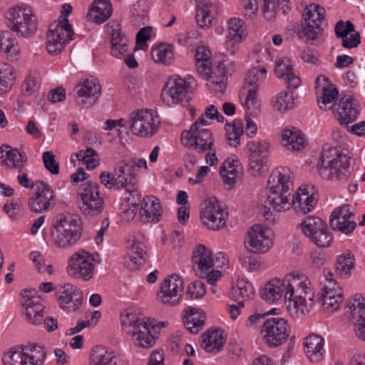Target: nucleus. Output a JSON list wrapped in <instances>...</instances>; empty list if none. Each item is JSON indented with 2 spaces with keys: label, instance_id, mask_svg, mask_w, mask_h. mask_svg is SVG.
I'll use <instances>...</instances> for the list:
<instances>
[{
  "label": "nucleus",
  "instance_id": "f257e3e1",
  "mask_svg": "<svg viewBox=\"0 0 365 365\" xmlns=\"http://www.w3.org/2000/svg\"><path fill=\"white\" fill-rule=\"evenodd\" d=\"M147 169V162L143 159L128 158L117 163L113 172H102L100 175L101 183L108 189L118 190L123 187H133L137 184V173L140 168Z\"/></svg>",
  "mask_w": 365,
  "mask_h": 365
},
{
  "label": "nucleus",
  "instance_id": "f03ea898",
  "mask_svg": "<svg viewBox=\"0 0 365 365\" xmlns=\"http://www.w3.org/2000/svg\"><path fill=\"white\" fill-rule=\"evenodd\" d=\"M288 286L287 309L290 314L298 318L308 314L313 307L314 298L310 281L304 276L290 274Z\"/></svg>",
  "mask_w": 365,
  "mask_h": 365
},
{
  "label": "nucleus",
  "instance_id": "7ed1b4c3",
  "mask_svg": "<svg viewBox=\"0 0 365 365\" xmlns=\"http://www.w3.org/2000/svg\"><path fill=\"white\" fill-rule=\"evenodd\" d=\"M120 318L123 329L128 334L131 335L135 346L150 349L155 345L158 336L152 322L145 320L128 310H125Z\"/></svg>",
  "mask_w": 365,
  "mask_h": 365
},
{
  "label": "nucleus",
  "instance_id": "20e7f679",
  "mask_svg": "<svg viewBox=\"0 0 365 365\" xmlns=\"http://www.w3.org/2000/svg\"><path fill=\"white\" fill-rule=\"evenodd\" d=\"M72 10L70 4H63L58 21L50 24L46 36V48L50 54L56 55L61 53L66 43L72 40L74 32L68 19Z\"/></svg>",
  "mask_w": 365,
  "mask_h": 365
},
{
  "label": "nucleus",
  "instance_id": "39448f33",
  "mask_svg": "<svg viewBox=\"0 0 365 365\" xmlns=\"http://www.w3.org/2000/svg\"><path fill=\"white\" fill-rule=\"evenodd\" d=\"M350 158L336 148L324 150L321 154L318 171L319 175L329 180H346L349 174Z\"/></svg>",
  "mask_w": 365,
  "mask_h": 365
},
{
  "label": "nucleus",
  "instance_id": "423d86ee",
  "mask_svg": "<svg viewBox=\"0 0 365 365\" xmlns=\"http://www.w3.org/2000/svg\"><path fill=\"white\" fill-rule=\"evenodd\" d=\"M53 227V241L58 247H68L75 245L81 238L82 232L80 218L69 212L56 215Z\"/></svg>",
  "mask_w": 365,
  "mask_h": 365
},
{
  "label": "nucleus",
  "instance_id": "0eeeda50",
  "mask_svg": "<svg viewBox=\"0 0 365 365\" xmlns=\"http://www.w3.org/2000/svg\"><path fill=\"white\" fill-rule=\"evenodd\" d=\"M197 73L205 78H209L210 88L215 95H222L226 89L227 76L235 71V64L229 59L223 60L212 70L211 61H196Z\"/></svg>",
  "mask_w": 365,
  "mask_h": 365
},
{
  "label": "nucleus",
  "instance_id": "6e6552de",
  "mask_svg": "<svg viewBox=\"0 0 365 365\" xmlns=\"http://www.w3.org/2000/svg\"><path fill=\"white\" fill-rule=\"evenodd\" d=\"M7 19L10 29L19 37L30 38L37 31V18L29 6L22 4L11 8Z\"/></svg>",
  "mask_w": 365,
  "mask_h": 365
},
{
  "label": "nucleus",
  "instance_id": "1a4fd4ad",
  "mask_svg": "<svg viewBox=\"0 0 365 365\" xmlns=\"http://www.w3.org/2000/svg\"><path fill=\"white\" fill-rule=\"evenodd\" d=\"M22 307L28 322L32 324H41L43 322L46 329L53 331L58 328V322L53 317L45 318V307L39 297L33 296L31 291L24 289L22 293Z\"/></svg>",
  "mask_w": 365,
  "mask_h": 365
},
{
  "label": "nucleus",
  "instance_id": "9d476101",
  "mask_svg": "<svg viewBox=\"0 0 365 365\" xmlns=\"http://www.w3.org/2000/svg\"><path fill=\"white\" fill-rule=\"evenodd\" d=\"M46 357L43 346L29 343L10 351L3 358L4 365H43Z\"/></svg>",
  "mask_w": 365,
  "mask_h": 365
},
{
  "label": "nucleus",
  "instance_id": "9b49d317",
  "mask_svg": "<svg viewBox=\"0 0 365 365\" xmlns=\"http://www.w3.org/2000/svg\"><path fill=\"white\" fill-rule=\"evenodd\" d=\"M324 17L325 9L322 6L312 4L307 6L303 14L304 22L302 23V29L298 31V36L305 38L309 43L319 38L323 33L321 24Z\"/></svg>",
  "mask_w": 365,
  "mask_h": 365
},
{
  "label": "nucleus",
  "instance_id": "f8f14e48",
  "mask_svg": "<svg viewBox=\"0 0 365 365\" xmlns=\"http://www.w3.org/2000/svg\"><path fill=\"white\" fill-rule=\"evenodd\" d=\"M99 188L98 183L91 181L81 186L78 193V206L83 215L96 216L103 212L104 200L101 196Z\"/></svg>",
  "mask_w": 365,
  "mask_h": 365
},
{
  "label": "nucleus",
  "instance_id": "ddd939ff",
  "mask_svg": "<svg viewBox=\"0 0 365 365\" xmlns=\"http://www.w3.org/2000/svg\"><path fill=\"white\" fill-rule=\"evenodd\" d=\"M160 120L159 117L147 109L133 112L129 117V128L135 135L141 138L153 136L159 130Z\"/></svg>",
  "mask_w": 365,
  "mask_h": 365
},
{
  "label": "nucleus",
  "instance_id": "4468645a",
  "mask_svg": "<svg viewBox=\"0 0 365 365\" xmlns=\"http://www.w3.org/2000/svg\"><path fill=\"white\" fill-rule=\"evenodd\" d=\"M193 81L190 77L187 79L178 76L170 78L161 92L163 102L168 106L187 102L191 98V84Z\"/></svg>",
  "mask_w": 365,
  "mask_h": 365
},
{
  "label": "nucleus",
  "instance_id": "2eb2a0df",
  "mask_svg": "<svg viewBox=\"0 0 365 365\" xmlns=\"http://www.w3.org/2000/svg\"><path fill=\"white\" fill-rule=\"evenodd\" d=\"M302 233L319 247L330 246L333 237L325 222L315 216L305 217L299 225Z\"/></svg>",
  "mask_w": 365,
  "mask_h": 365
},
{
  "label": "nucleus",
  "instance_id": "dca6fc26",
  "mask_svg": "<svg viewBox=\"0 0 365 365\" xmlns=\"http://www.w3.org/2000/svg\"><path fill=\"white\" fill-rule=\"evenodd\" d=\"M248 170L253 176H259L268 170L267 160L269 145L264 140H250L247 143Z\"/></svg>",
  "mask_w": 365,
  "mask_h": 365
},
{
  "label": "nucleus",
  "instance_id": "f3484780",
  "mask_svg": "<svg viewBox=\"0 0 365 365\" xmlns=\"http://www.w3.org/2000/svg\"><path fill=\"white\" fill-rule=\"evenodd\" d=\"M228 213L216 197H212L204 200L200 211V220L209 230H220L227 222Z\"/></svg>",
  "mask_w": 365,
  "mask_h": 365
},
{
  "label": "nucleus",
  "instance_id": "a211bd4d",
  "mask_svg": "<svg viewBox=\"0 0 365 365\" xmlns=\"http://www.w3.org/2000/svg\"><path fill=\"white\" fill-rule=\"evenodd\" d=\"M290 327L287 322L280 317L266 319L261 328V336L270 347H277L285 342L289 335Z\"/></svg>",
  "mask_w": 365,
  "mask_h": 365
},
{
  "label": "nucleus",
  "instance_id": "6ab92c4d",
  "mask_svg": "<svg viewBox=\"0 0 365 365\" xmlns=\"http://www.w3.org/2000/svg\"><path fill=\"white\" fill-rule=\"evenodd\" d=\"M273 238L274 233L272 230L260 225H254L247 233L245 245L250 252L263 254L272 247Z\"/></svg>",
  "mask_w": 365,
  "mask_h": 365
},
{
  "label": "nucleus",
  "instance_id": "aec40b11",
  "mask_svg": "<svg viewBox=\"0 0 365 365\" xmlns=\"http://www.w3.org/2000/svg\"><path fill=\"white\" fill-rule=\"evenodd\" d=\"M183 145L192 148L200 153L207 150L213 151L215 139L209 129H200L197 124H192L189 130H185L181 134Z\"/></svg>",
  "mask_w": 365,
  "mask_h": 365
},
{
  "label": "nucleus",
  "instance_id": "412c9836",
  "mask_svg": "<svg viewBox=\"0 0 365 365\" xmlns=\"http://www.w3.org/2000/svg\"><path fill=\"white\" fill-rule=\"evenodd\" d=\"M55 193L51 186L43 181L35 184V192L28 200V206L31 211L36 213L48 212L56 205Z\"/></svg>",
  "mask_w": 365,
  "mask_h": 365
},
{
  "label": "nucleus",
  "instance_id": "4be33fe9",
  "mask_svg": "<svg viewBox=\"0 0 365 365\" xmlns=\"http://www.w3.org/2000/svg\"><path fill=\"white\" fill-rule=\"evenodd\" d=\"M76 103L81 108H89L95 104L101 94L99 81L93 76L82 79L74 88Z\"/></svg>",
  "mask_w": 365,
  "mask_h": 365
},
{
  "label": "nucleus",
  "instance_id": "5701e85b",
  "mask_svg": "<svg viewBox=\"0 0 365 365\" xmlns=\"http://www.w3.org/2000/svg\"><path fill=\"white\" fill-rule=\"evenodd\" d=\"M256 71H250L246 78L247 85L240 91V100L246 110V115L256 117L261 110L260 101L257 98L256 84Z\"/></svg>",
  "mask_w": 365,
  "mask_h": 365
},
{
  "label": "nucleus",
  "instance_id": "b1692460",
  "mask_svg": "<svg viewBox=\"0 0 365 365\" xmlns=\"http://www.w3.org/2000/svg\"><path fill=\"white\" fill-rule=\"evenodd\" d=\"M183 291L182 279L177 274H172L161 283L157 297L164 304L175 306L181 301Z\"/></svg>",
  "mask_w": 365,
  "mask_h": 365
},
{
  "label": "nucleus",
  "instance_id": "393cba45",
  "mask_svg": "<svg viewBox=\"0 0 365 365\" xmlns=\"http://www.w3.org/2000/svg\"><path fill=\"white\" fill-rule=\"evenodd\" d=\"M93 257L88 252H76L69 259L67 272L72 277L88 281L93 277Z\"/></svg>",
  "mask_w": 365,
  "mask_h": 365
},
{
  "label": "nucleus",
  "instance_id": "a878e982",
  "mask_svg": "<svg viewBox=\"0 0 365 365\" xmlns=\"http://www.w3.org/2000/svg\"><path fill=\"white\" fill-rule=\"evenodd\" d=\"M330 226L333 230L346 235L352 232L356 227V223L354 220V213L351 206L344 205L336 208L330 217Z\"/></svg>",
  "mask_w": 365,
  "mask_h": 365
},
{
  "label": "nucleus",
  "instance_id": "bb28decb",
  "mask_svg": "<svg viewBox=\"0 0 365 365\" xmlns=\"http://www.w3.org/2000/svg\"><path fill=\"white\" fill-rule=\"evenodd\" d=\"M290 282V274L287 275L283 279H272L268 282L260 291L261 297L268 302H274L284 297L289 299L287 292L289 289L288 284Z\"/></svg>",
  "mask_w": 365,
  "mask_h": 365
},
{
  "label": "nucleus",
  "instance_id": "cd10ccee",
  "mask_svg": "<svg viewBox=\"0 0 365 365\" xmlns=\"http://www.w3.org/2000/svg\"><path fill=\"white\" fill-rule=\"evenodd\" d=\"M192 268L197 276L204 278L213 267L212 252L203 245H198L192 252Z\"/></svg>",
  "mask_w": 365,
  "mask_h": 365
},
{
  "label": "nucleus",
  "instance_id": "c85d7f7f",
  "mask_svg": "<svg viewBox=\"0 0 365 365\" xmlns=\"http://www.w3.org/2000/svg\"><path fill=\"white\" fill-rule=\"evenodd\" d=\"M144 235L140 233L134 235L128 246V257L125 264L130 269H135L143 264L147 256L146 247L143 241Z\"/></svg>",
  "mask_w": 365,
  "mask_h": 365
},
{
  "label": "nucleus",
  "instance_id": "c756f323",
  "mask_svg": "<svg viewBox=\"0 0 365 365\" xmlns=\"http://www.w3.org/2000/svg\"><path fill=\"white\" fill-rule=\"evenodd\" d=\"M160 200L153 195L145 196L140 203L139 220L143 223H156L162 215Z\"/></svg>",
  "mask_w": 365,
  "mask_h": 365
},
{
  "label": "nucleus",
  "instance_id": "7c9ffc66",
  "mask_svg": "<svg viewBox=\"0 0 365 365\" xmlns=\"http://www.w3.org/2000/svg\"><path fill=\"white\" fill-rule=\"evenodd\" d=\"M57 298L61 308L73 312L81 306L83 294L76 286L66 284L63 287V290L58 293Z\"/></svg>",
  "mask_w": 365,
  "mask_h": 365
},
{
  "label": "nucleus",
  "instance_id": "2f4dec72",
  "mask_svg": "<svg viewBox=\"0 0 365 365\" xmlns=\"http://www.w3.org/2000/svg\"><path fill=\"white\" fill-rule=\"evenodd\" d=\"M274 72L278 78H283L287 88L295 89L301 83L300 78L294 71V65L288 58L283 57L276 61Z\"/></svg>",
  "mask_w": 365,
  "mask_h": 365
},
{
  "label": "nucleus",
  "instance_id": "473e14b6",
  "mask_svg": "<svg viewBox=\"0 0 365 365\" xmlns=\"http://www.w3.org/2000/svg\"><path fill=\"white\" fill-rule=\"evenodd\" d=\"M292 178L289 168L279 166L272 171L267 181V189L293 190Z\"/></svg>",
  "mask_w": 365,
  "mask_h": 365
},
{
  "label": "nucleus",
  "instance_id": "72a5a7b5",
  "mask_svg": "<svg viewBox=\"0 0 365 365\" xmlns=\"http://www.w3.org/2000/svg\"><path fill=\"white\" fill-rule=\"evenodd\" d=\"M337 115L339 123L348 127L349 123L354 122L359 115L356 101L351 96L341 98L339 101Z\"/></svg>",
  "mask_w": 365,
  "mask_h": 365
},
{
  "label": "nucleus",
  "instance_id": "f704fd0d",
  "mask_svg": "<svg viewBox=\"0 0 365 365\" xmlns=\"http://www.w3.org/2000/svg\"><path fill=\"white\" fill-rule=\"evenodd\" d=\"M267 202L277 212L285 211L292 207L293 190L267 189Z\"/></svg>",
  "mask_w": 365,
  "mask_h": 365
},
{
  "label": "nucleus",
  "instance_id": "c9c22d12",
  "mask_svg": "<svg viewBox=\"0 0 365 365\" xmlns=\"http://www.w3.org/2000/svg\"><path fill=\"white\" fill-rule=\"evenodd\" d=\"M226 338L221 329H209L201 336V347L207 352L217 354L224 346Z\"/></svg>",
  "mask_w": 365,
  "mask_h": 365
},
{
  "label": "nucleus",
  "instance_id": "e433bc0d",
  "mask_svg": "<svg viewBox=\"0 0 365 365\" xmlns=\"http://www.w3.org/2000/svg\"><path fill=\"white\" fill-rule=\"evenodd\" d=\"M0 158L9 168H25L27 157L24 152H20L9 145H3L0 148Z\"/></svg>",
  "mask_w": 365,
  "mask_h": 365
},
{
  "label": "nucleus",
  "instance_id": "4c0bfd02",
  "mask_svg": "<svg viewBox=\"0 0 365 365\" xmlns=\"http://www.w3.org/2000/svg\"><path fill=\"white\" fill-rule=\"evenodd\" d=\"M88 365H123V361L114 351L96 346L91 352Z\"/></svg>",
  "mask_w": 365,
  "mask_h": 365
},
{
  "label": "nucleus",
  "instance_id": "58836bf2",
  "mask_svg": "<svg viewBox=\"0 0 365 365\" xmlns=\"http://www.w3.org/2000/svg\"><path fill=\"white\" fill-rule=\"evenodd\" d=\"M111 54L116 58H122L128 52L129 40L122 34L120 27L118 24L111 26Z\"/></svg>",
  "mask_w": 365,
  "mask_h": 365
},
{
  "label": "nucleus",
  "instance_id": "ea45409f",
  "mask_svg": "<svg viewBox=\"0 0 365 365\" xmlns=\"http://www.w3.org/2000/svg\"><path fill=\"white\" fill-rule=\"evenodd\" d=\"M292 207L297 212L306 214L312 210L314 207L317 200L313 195H309L306 187H299L295 195H293Z\"/></svg>",
  "mask_w": 365,
  "mask_h": 365
},
{
  "label": "nucleus",
  "instance_id": "a19ab883",
  "mask_svg": "<svg viewBox=\"0 0 365 365\" xmlns=\"http://www.w3.org/2000/svg\"><path fill=\"white\" fill-rule=\"evenodd\" d=\"M305 353L312 362H319L324 356V339L312 334L306 337L304 342Z\"/></svg>",
  "mask_w": 365,
  "mask_h": 365
},
{
  "label": "nucleus",
  "instance_id": "79ce46f5",
  "mask_svg": "<svg viewBox=\"0 0 365 365\" xmlns=\"http://www.w3.org/2000/svg\"><path fill=\"white\" fill-rule=\"evenodd\" d=\"M303 133L297 128H285L282 133V144L289 150H300L304 147Z\"/></svg>",
  "mask_w": 365,
  "mask_h": 365
},
{
  "label": "nucleus",
  "instance_id": "37998d69",
  "mask_svg": "<svg viewBox=\"0 0 365 365\" xmlns=\"http://www.w3.org/2000/svg\"><path fill=\"white\" fill-rule=\"evenodd\" d=\"M255 288L252 284L245 279H238L232 285L230 297L236 302H245L252 299L255 296Z\"/></svg>",
  "mask_w": 365,
  "mask_h": 365
},
{
  "label": "nucleus",
  "instance_id": "c03bdc74",
  "mask_svg": "<svg viewBox=\"0 0 365 365\" xmlns=\"http://www.w3.org/2000/svg\"><path fill=\"white\" fill-rule=\"evenodd\" d=\"M112 6L108 0H96L89 9L88 17L97 24L105 22L110 16Z\"/></svg>",
  "mask_w": 365,
  "mask_h": 365
},
{
  "label": "nucleus",
  "instance_id": "a18cd8bd",
  "mask_svg": "<svg viewBox=\"0 0 365 365\" xmlns=\"http://www.w3.org/2000/svg\"><path fill=\"white\" fill-rule=\"evenodd\" d=\"M184 324L190 333L197 334L202 329L205 321V315L197 309L188 307L185 311Z\"/></svg>",
  "mask_w": 365,
  "mask_h": 365
},
{
  "label": "nucleus",
  "instance_id": "49530a36",
  "mask_svg": "<svg viewBox=\"0 0 365 365\" xmlns=\"http://www.w3.org/2000/svg\"><path fill=\"white\" fill-rule=\"evenodd\" d=\"M196 1V15L195 19L197 24L201 28H208L214 20L212 11L214 6L206 0H195Z\"/></svg>",
  "mask_w": 365,
  "mask_h": 365
},
{
  "label": "nucleus",
  "instance_id": "de8ad7c7",
  "mask_svg": "<svg viewBox=\"0 0 365 365\" xmlns=\"http://www.w3.org/2000/svg\"><path fill=\"white\" fill-rule=\"evenodd\" d=\"M174 48L171 44L160 43L151 48L153 60L165 66L170 65L174 61Z\"/></svg>",
  "mask_w": 365,
  "mask_h": 365
},
{
  "label": "nucleus",
  "instance_id": "09e8293b",
  "mask_svg": "<svg viewBox=\"0 0 365 365\" xmlns=\"http://www.w3.org/2000/svg\"><path fill=\"white\" fill-rule=\"evenodd\" d=\"M347 314L349 319L356 324L365 319V297L356 294L348 303Z\"/></svg>",
  "mask_w": 365,
  "mask_h": 365
},
{
  "label": "nucleus",
  "instance_id": "8fccbe9b",
  "mask_svg": "<svg viewBox=\"0 0 365 365\" xmlns=\"http://www.w3.org/2000/svg\"><path fill=\"white\" fill-rule=\"evenodd\" d=\"M246 26L243 20L240 18H231L227 21V38L240 43L245 37Z\"/></svg>",
  "mask_w": 365,
  "mask_h": 365
},
{
  "label": "nucleus",
  "instance_id": "3c124183",
  "mask_svg": "<svg viewBox=\"0 0 365 365\" xmlns=\"http://www.w3.org/2000/svg\"><path fill=\"white\" fill-rule=\"evenodd\" d=\"M227 141L232 147L237 148L240 144V137L244 133L243 125L240 120H234L232 124L225 126Z\"/></svg>",
  "mask_w": 365,
  "mask_h": 365
},
{
  "label": "nucleus",
  "instance_id": "603ef678",
  "mask_svg": "<svg viewBox=\"0 0 365 365\" xmlns=\"http://www.w3.org/2000/svg\"><path fill=\"white\" fill-rule=\"evenodd\" d=\"M289 1V0H263L262 12L264 18L268 20L274 19L279 7L284 9Z\"/></svg>",
  "mask_w": 365,
  "mask_h": 365
},
{
  "label": "nucleus",
  "instance_id": "864d4df0",
  "mask_svg": "<svg viewBox=\"0 0 365 365\" xmlns=\"http://www.w3.org/2000/svg\"><path fill=\"white\" fill-rule=\"evenodd\" d=\"M335 297L334 304H341L343 302L344 297L339 286L334 280L328 281V284H324L322 289V292L318 297Z\"/></svg>",
  "mask_w": 365,
  "mask_h": 365
},
{
  "label": "nucleus",
  "instance_id": "5fc2aeb1",
  "mask_svg": "<svg viewBox=\"0 0 365 365\" xmlns=\"http://www.w3.org/2000/svg\"><path fill=\"white\" fill-rule=\"evenodd\" d=\"M354 266V258L351 253H345L338 257L336 270L341 276L347 277Z\"/></svg>",
  "mask_w": 365,
  "mask_h": 365
},
{
  "label": "nucleus",
  "instance_id": "6e6d98bb",
  "mask_svg": "<svg viewBox=\"0 0 365 365\" xmlns=\"http://www.w3.org/2000/svg\"><path fill=\"white\" fill-rule=\"evenodd\" d=\"M322 96L321 101H319V108L322 110H327L331 108V104L336 98L338 95L337 88L332 84L328 86H323Z\"/></svg>",
  "mask_w": 365,
  "mask_h": 365
},
{
  "label": "nucleus",
  "instance_id": "4d7b16f0",
  "mask_svg": "<svg viewBox=\"0 0 365 365\" xmlns=\"http://www.w3.org/2000/svg\"><path fill=\"white\" fill-rule=\"evenodd\" d=\"M294 106V97L292 93L288 92H281L277 97L274 103V107L279 112H285L292 108Z\"/></svg>",
  "mask_w": 365,
  "mask_h": 365
},
{
  "label": "nucleus",
  "instance_id": "13d9d810",
  "mask_svg": "<svg viewBox=\"0 0 365 365\" xmlns=\"http://www.w3.org/2000/svg\"><path fill=\"white\" fill-rule=\"evenodd\" d=\"M0 49L11 56H16L19 52V47L15 39L8 34L0 36Z\"/></svg>",
  "mask_w": 365,
  "mask_h": 365
},
{
  "label": "nucleus",
  "instance_id": "bf43d9fd",
  "mask_svg": "<svg viewBox=\"0 0 365 365\" xmlns=\"http://www.w3.org/2000/svg\"><path fill=\"white\" fill-rule=\"evenodd\" d=\"M97 155V153L92 148H88L86 150H80L76 154L78 159L83 161L88 169L95 168L98 165V160L96 158Z\"/></svg>",
  "mask_w": 365,
  "mask_h": 365
},
{
  "label": "nucleus",
  "instance_id": "052dcab7",
  "mask_svg": "<svg viewBox=\"0 0 365 365\" xmlns=\"http://www.w3.org/2000/svg\"><path fill=\"white\" fill-rule=\"evenodd\" d=\"M30 259L34 264L36 269L40 272H48L49 274H53V267L51 264H45V260L43 256L38 252H32L30 254Z\"/></svg>",
  "mask_w": 365,
  "mask_h": 365
},
{
  "label": "nucleus",
  "instance_id": "680f3d73",
  "mask_svg": "<svg viewBox=\"0 0 365 365\" xmlns=\"http://www.w3.org/2000/svg\"><path fill=\"white\" fill-rule=\"evenodd\" d=\"M42 160L46 169L53 175L59 173V164L55 159V155L51 151H46L43 153Z\"/></svg>",
  "mask_w": 365,
  "mask_h": 365
},
{
  "label": "nucleus",
  "instance_id": "e2e57ef3",
  "mask_svg": "<svg viewBox=\"0 0 365 365\" xmlns=\"http://www.w3.org/2000/svg\"><path fill=\"white\" fill-rule=\"evenodd\" d=\"M125 190V199L127 201V206L135 207L138 208L140 202L141 203V195L136 188V185H133V187H123Z\"/></svg>",
  "mask_w": 365,
  "mask_h": 365
},
{
  "label": "nucleus",
  "instance_id": "0e129e2a",
  "mask_svg": "<svg viewBox=\"0 0 365 365\" xmlns=\"http://www.w3.org/2000/svg\"><path fill=\"white\" fill-rule=\"evenodd\" d=\"M205 283L200 280L190 283L187 289V294L192 299H199L203 297L206 292Z\"/></svg>",
  "mask_w": 365,
  "mask_h": 365
},
{
  "label": "nucleus",
  "instance_id": "69168bd1",
  "mask_svg": "<svg viewBox=\"0 0 365 365\" xmlns=\"http://www.w3.org/2000/svg\"><path fill=\"white\" fill-rule=\"evenodd\" d=\"M354 24L347 21L345 23L342 21L337 22L334 27L335 34L338 38H341V40L346 38L350 33L354 32Z\"/></svg>",
  "mask_w": 365,
  "mask_h": 365
},
{
  "label": "nucleus",
  "instance_id": "338daca9",
  "mask_svg": "<svg viewBox=\"0 0 365 365\" xmlns=\"http://www.w3.org/2000/svg\"><path fill=\"white\" fill-rule=\"evenodd\" d=\"M241 163L237 158H227L221 165L220 170L231 171L233 174L241 175Z\"/></svg>",
  "mask_w": 365,
  "mask_h": 365
},
{
  "label": "nucleus",
  "instance_id": "774afa93",
  "mask_svg": "<svg viewBox=\"0 0 365 365\" xmlns=\"http://www.w3.org/2000/svg\"><path fill=\"white\" fill-rule=\"evenodd\" d=\"M240 4L245 16L252 18L258 11L257 0H240Z\"/></svg>",
  "mask_w": 365,
  "mask_h": 365
}]
</instances>
